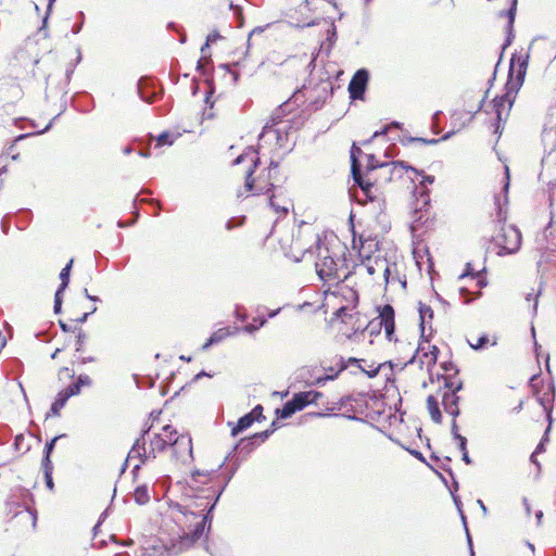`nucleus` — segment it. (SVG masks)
I'll use <instances>...</instances> for the list:
<instances>
[{"label":"nucleus","instance_id":"64","mask_svg":"<svg viewBox=\"0 0 556 556\" xmlns=\"http://www.w3.org/2000/svg\"><path fill=\"white\" fill-rule=\"evenodd\" d=\"M544 439L538 444V446L535 447V451L533 453L535 454H540L542 452H544Z\"/></svg>","mask_w":556,"mask_h":556},{"label":"nucleus","instance_id":"36","mask_svg":"<svg viewBox=\"0 0 556 556\" xmlns=\"http://www.w3.org/2000/svg\"><path fill=\"white\" fill-rule=\"evenodd\" d=\"M51 456L52 455H49V454H42V458H41L42 472H53V463H52Z\"/></svg>","mask_w":556,"mask_h":556},{"label":"nucleus","instance_id":"52","mask_svg":"<svg viewBox=\"0 0 556 556\" xmlns=\"http://www.w3.org/2000/svg\"><path fill=\"white\" fill-rule=\"evenodd\" d=\"M337 376H338V372H336L334 375H327V376H324V377H318L316 379V383L317 384H323V383H325L328 380H333Z\"/></svg>","mask_w":556,"mask_h":556},{"label":"nucleus","instance_id":"10","mask_svg":"<svg viewBox=\"0 0 556 556\" xmlns=\"http://www.w3.org/2000/svg\"><path fill=\"white\" fill-rule=\"evenodd\" d=\"M369 73L365 68L357 70L349 84L350 97L354 100L363 99L367 88Z\"/></svg>","mask_w":556,"mask_h":556},{"label":"nucleus","instance_id":"62","mask_svg":"<svg viewBox=\"0 0 556 556\" xmlns=\"http://www.w3.org/2000/svg\"><path fill=\"white\" fill-rule=\"evenodd\" d=\"M132 498L135 503L139 505V485L135 486L132 491Z\"/></svg>","mask_w":556,"mask_h":556},{"label":"nucleus","instance_id":"45","mask_svg":"<svg viewBox=\"0 0 556 556\" xmlns=\"http://www.w3.org/2000/svg\"><path fill=\"white\" fill-rule=\"evenodd\" d=\"M53 472H43V480L48 490L53 491L54 490V481L52 477Z\"/></svg>","mask_w":556,"mask_h":556},{"label":"nucleus","instance_id":"23","mask_svg":"<svg viewBox=\"0 0 556 556\" xmlns=\"http://www.w3.org/2000/svg\"><path fill=\"white\" fill-rule=\"evenodd\" d=\"M150 137V140H155L156 143L154 146V148H161V147H164V146H172L175 141V139L177 138V136H175L174 134L172 132H168V131H164L162 134H160L157 137H153V136H149Z\"/></svg>","mask_w":556,"mask_h":556},{"label":"nucleus","instance_id":"41","mask_svg":"<svg viewBox=\"0 0 556 556\" xmlns=\"http://www.w3.org/2000/svg\"><path fill=\"white\" fill-rule=\"evenodd\" d=\"M75 381L80 388L90 387L92 384L91 378L86 374L78 375Z\"/></svg>","mask_w":556,"mask_h":556},{"label":"nucleus","instance_id":"38","mask_svg":"<svg viewBox=\"0 0 556 556\" xmlns=\"http://www.w3.org/2000/svg\"><path fill=\"white\" fill-rule=\"evenodd\" d=\"M87 340L86 332L79 328L76 334V352H81L85 341Z\"/></svg>","mask_w":556,"mask_h":556},{"label":"nucleus","instance_id":"18","mask_svg":"<svg viewBox=\"0 0 556 556\" xmlns=\"http://www.w3.org/2000/svg\"><path fill=\"white\" fill-rule=\"evenodd\" d=\"M427 408H428V412L430 414L431 419L435 424H441L442 415H441V412H440V408H439V403H438L437 399L433 395H429L427 397Z\"/></svg>","mask_w":556,"mask_h":556},{"label":"nucleus","instance_id":"17","mask_svg":"<svg viewBox=\"0 0 556 556\" xmlns=\"http://www.w3.org/2000/svg\"><path fill=\"white\" fill-rule=\"evenodd\" d=\"M231 334L229 328H220L216 331H214L206 343L202 346L203 350H207L210 346L217 344L225 340L227 337Z\"/></svg>","mask_w":556,"mask_h":556},{"label":"nucleus","instance_id":"5","mask_svg":"<svg viewBox=\"0 0 556 556\" xmlns=\"http://www.w3.org/2000/svg\"><path fill=\"white\" fill-rule=\"evenodd\" d=\"M528 61L529 54L527 53L513 54L510 59V67L507 81L508 92L506 93V97H509L510 91L517 92L522 86L527 73Z\"/></svg>","mask_w":556,"mask_h":556},{"label":"nucleus","instance_id":"63","mask_svg":"<svg viewBox=\"0 0 556 556\" xmlns=\"http://www.w3.org/2000/svg\"><path fill=\"white\" fill-rule=\"evenodd\" d=\"M463 456H462V459L467 464V465H470L472 463L471 458L469 457L468 455V452L465 451V452H462Z\"/></svg>","mask_w":556,"mask_h":556},{"label":"nucleus","instance_id":"8","mask_svg":"<svg viewBox=\"0 0 556 556\" xmlns=\"http://www.w3.org/2000/svg\"><path fill=\"white\" fill-rule=\"evenodd\" d=\"M362 154V149L357 147L355 143H353L351 148V170L354 181L361 187L365 195L372 200L374 195L371 194V189L374 188V184L364 181L361 173V164L358 162V156Z\"/></svg>","mask_w":556,"mask_h":556},{"label":"nucleus","instance_id":"50","mask_svg":"<svg viewBox=\"0 0 556 556\" xmlns=\"http://www.w3.org/2000/svg\"><path fill=\"white\" fill-rule=\"evenodd\" d=\"M59 326H60V329L67 333V332H73L75 331L76 328H73L71 327L68 324H66L65 321H63L62 319L59 320Z\"/></svg>","mask_w":556,"mask_h":556},{"label":"nucleus","instance_id":"35","mask_svg":"<svg viewBox=\"0 0 556 556\" xmlns=\"http://www.w3.org/2000/svg\"><path fill=\"white\" fill-rule=\"evenodd\" d=\"M84 24H85V13L83 11H79L76 15V22L72 27V33L75 35L80 33L84 27Z\"/></svg>","mask_w":556,"mask_h":556},{"label":"nucleus","instance_id":"44","mask_svg":"<svg viewBox=\"0 0 556 556\" xmlns=\"http://www.w3.org/2000/svg\"><path fill=\"white\" fill-rule=\"evenodd\" d=\"M248 415H252L254 421L264 418L262 405H256Z\"/></svg>","mask_w":556,"mask_h":556},{"label":"nucleus","instance_id":"39","mask_svg":"<svg viewBox=\"0 0 556 556\" xmlns=\"http://www.w3.org/2000/svg\"><path fill=\"white\" fill-rule=\"evenodd\" d=\"M438 352H439L438 348L433 345V346L431 348V351H430L429 353H428V352H425V353H424V355H422V356H424L425 358H427V363H428V365H434V364H435L437 358H438V355H437V354H438Z\"/></svg>","mask_w":556,"mask_h":556},{"label":"nucleus","instance_id":"48","mask_svg":"<svg viewBox=\"0 0 556 556\" xmlns=\"http://www.w3.org/2000/svg\"><path fill=\"white\" fill-rule=\"evenodd\" d=\"M219 34L218 33H212L207 36L206 38V42L205 45L201 48V51L204 52L205 48H207L210 46L211 42H214L216 41L218 38H219Z\"/></svg>","mask_w":556,"mask_h":556},{"label":"nucleus","instance_id":"34","mask_svg":"<svg viewBox=\"0 0 556 556\" xmlns=\"http://www.w3.org/2000/svg\"><path fill=\"white\" fill-rule=\"evenodd\" d=\"M375 264H376V266L378 267L379 270L383 271L384 280L388 283L389 282V278H390V274H391V268H390L387 260H375Z\"/></svg>","mask_w":556,"mask_h":556},{"label":"nucleus","instance_id":"2","mask_svg":"<svg viewBox=\"0 0 556 556\" xmlns=\"http://www.w3.org/2000/svg\"><path fill=\"white\" fill-rule=\"evenodd\" d=\"M313 255L316 256V274L324 283L332 287L346 279V275L341 277L340 274L345 265L343 254L321 241L317 235L299 231L292 239L289 256L295 262H300Z\"/></svg>","mask_w":556,"mask_h":556},{"label":"nucleus","instance_id":"49","mask_svg":"<svg viewBox=\"0 0 556 556\" xmlns=\"http://www.w3.org/2000/svg\"><path fill=\"white\" fill-rule=\"evenodd\" d=\"M97 312V306H93L90 312L84 313L80 317H78L75 321L77 324H85L90 315Z\"/></svg>","mask_w":556,"mask_h":556},{"label":"nucleus","instance_id":"19","mask_svg":"<svg viewBox=\"0 0 556 556\" xmlns=\"http://www.w3.org/2000/svg\"><path fill=\"white\" fill-rule=\"evenodd\" d=\"M285 114H286V109L283 105H280L279 108H277L274 111L270 119L264 126L263 131L260 135V138H262L264 136V134L267 132L271 127L277 125L281 121V118L283 117Z\"/></svg>","mask_w":556,"mask_h":556},{"label":"nucleus","instance_id":"28","mask_svg":"<svg viewBox=\"0 0 556 556\" xmlns=\"http://www.w3.org/2000/svg\"><path fill=\"white\" fill-rule=\"evenodd\" d=\"M62 114V112H60L59 114H56L47 125L43 129L41 130H38L36 132H27V134H21L16 137V141H21V140H24L25 138H28L30 136H37V135H42V134H46L48 132L52 126H53V123L54 121Z\"/></svg>","mask_w":556,"mask_h":556},{"label":"nucleus","instance_id":"32","mask_svg":"<svg viewBox=\"0 0 556 556\" xmlns=\"http://www.w3.org/2000/svg\"><path fill=\"white\" fill-rule=\"evenodd\" d=\"M61 392L67 396L70 400L72 396L79 395L81 392V388L76 383V381L70 383L66 388L62 389Z\"/></svg>","mask_w":556,"mask_h":556},{"label":"nucleus","instance_id":"43","mask_svg":"<svg viewBox=\"0 0 556 556\" xmlns=\"http://www.w3.org/2000/svg\"><path fill=\"white\" fill-rule=\"evenodd\" d=\"M68 285L70 283H66L65 281L60 282V285L56 288L55 293H54V300L63 301L64 293H65L66 289L68 288Z\"/></svg>","mask_w":556,"mask_h":556},{"label":"nucleus","instance_id":"29","mask_svg":"<svg viewBox=\"0 0 556 556\" xmlns=\"http://www.w3.org/2000/svg\"><path fill=\"white\" fill-rule=\"evenodd\" d=\"M129 458L130 459H135V458L139 459V437L134 440V443L128 453V456L121 467V473L125 471Z\"/></svg>","mask_w":556,"mask_h":556},{"label":"nucleus","instance_id":"47","mask_svg":"<svg viewBox=\"0 0 556 556\" xmlns=\"http://www.w3.org/2000/svg\"><path fill=\"white\" fill-rule=\"evenodd\" d=\"M480 275V271L478 273H473V268L471 267V263H467L466 264V270L459 276V279H463L467 276H479Z\"/></svg>","mask_w":556,"mask_h":556},{"label":"nucleus","instance_id":"37","mask_svg":"<svg viewBox=\"0 0 556 556\" xmlns=\"http://www.w3.org/2000/svg\"><path fill=\"white\" fill-rule=\"evenodd\" d=\"M269 204L275 210V212L278 214L285 215L288 213V206L285 204L283 205L278 204L276 202V195H274V194L269 198Z\"/></svg>","mask_w":556,"mask_h":556},{"label":"nucleus","instance_id":"30","mask_svg":"<svg viewBox=\"0 0 556 556\" xmlns=\"http://www.w3.org/2000/svg\"><path fill=\"white\" fill-rule=\"evenodd\" d=\"M73 264H74V260L71 258L66 264L65 266L61 269L60 274H59V278L61 280V282H66V283H70L71 281V273H72V268H73Z\"/></svg>","mask_w":556,"mask_h":556},{"label":"nucleus","instance_id":"58","mask_svg":"<svg viewBox=\"0 0 556 556\" xmlns=\"http://www.w3.org/2000/svg\"><path fill=\"white\" fill-rule=\"evenodd\" d=\"M75 71V64H68L67 68H66V72H65V75H66V78L67 79H71V76L73 75Z\"/></svg>","mask_w":556,"mask_h":556},{"label":"nucleus","instance_id":"56","mask_svg":"<svg viewBox=\"0 0 556 556\" xmlns=\"http://www.w3.org/2000/svg\"><path fill=\"white\" fill-rule=\"evenodd\" d=\"M363 371H364V372H366V374H367V376H368L369 378H374V377H376V376L378 375V372H379V366H378V367H375V368H372V369H369V370L363 369Z\"/></svg>","mask_w":556,"mask_h":556},{"label":"nucleus","instance_id":"6","mask_svg":"<svg viewBox=\"0 0 556 556\" xmlns=\"http://www.w3.org/2000/svg\"><path fill=\"white\" fill-rule=\"evenodd\" d=\"M500 247L498 255L516 253L521 244V232L515 226H508L502 229V233L497 237Z\"/></svg>","mask_w":556,"mask_h":556},{"label":"nucleus","instance_id":"7","mask_svg":"<svg viewBox=\"0 0 556 556\" xmlns=\"http://www.w3.org/2000/svg\"><path fill=\"white\" fill-rule=\"evenodd\" d=\"M366 159H367V164H366L367 170H374V169H377V168L388 169V172L390 173V176L388 177V180H391L392 176L394 174H397L399 177H401L402 176L401 170H403V169L412 170V172H414L417 175H422V172L416 169L413 166L407 165L403 161H396V162H391V163H379L376 160L374 154H366Z\"/></svg>","mask_w":556,"mask_h":556},{"label":"nucleus","instance_id":"33","mask_svg":"<svg viewBox=\"0 0 556 556\" xmlns=\"http://www.w3.org/2000/svg\"><path fill=\"white\" fill-rule=\"evenodd\" d=\"M254 321H258V324L256 325L255 323H251L249 325H245L242 330L248 333H253L257 331L260 328L264 327L265 324L267 323L266 318L264 317H258L254 319Z\"/></svg>","mask_w":556,"mask_h":556},{"label":"nucleus","instance_id":"40","mask_svg":"<svg viewBox=\"0 0 556 556\" xmlns=\"http://www.w3.org/2000/svg\"><path fill=\"white\" fill-rule=\"evenodd\" d=\"M488 342H489V338L485 334L479 337L476 342L468 340L469 345L475 350L484 348Z\"/></svg>","mask_w":556,"mask_h":556},{"label":"nucleus","instance_id":"13","mask_svg":"<svg viewBox=\"0 0 556 556\" xmlns=\"http://www.w3.org/2000/svg\"><path fill=\"white\" fill-rule=\"evenodd\" d=\"M323 394L318 391H306L295 393L292 397L299 410L306 407L308 404L317 403Z\"/></svg>","mask_w":556,"mask_h":556},{"label":"nucleus","instance_id":"59","mask_svg":"<svg viewBox=\"0 0 556 556\" xmlns=\"http://www.w3.org/2000/svg\"><path fill=\"white\" fill-rule=\"evenodd\" d=\"M522 504H523V507H525L526 514H527L528 516H530V514H531V505H530V503H529V501H528V498H527V497H525V498L522 500Z\"/></svg>","mask_w":556,"mask_h":556},{"label":"nucleus","instance_id":"14","mask_svg":"<svg viewBox=\"0 0 556 556\" xmlns=\"http://www.w3.org/2000/svg\"><path fill=\"white\" fill-rule=\"evenodd\" d=\"M273 432V430H265L258 433L253 434L252 437L248 439H242L238 445H236V448L240 445H242V450H247L248 452H251L256 443V440H260L261 442H264L268 439L269 434Z\"/></svg>","mask_w":556,"mask_h":556},{"label":"nucleus","instance_id":"26","mask_svg":"<svg viewBox=\"0 0 556 556\" xmlns=\"http://www.w3.org/2000/svg\"><path fill=\"white\" fill-rule=\"evenodd\" d=\"M299 412L293 400L288 401L281 409H277V415L281 419L291 417L294 413Z\"/></svg>","mask_w":556,"mask_h":556},{"label":"nucleus","instance_id":"24","mask_svg":"<svg viewBox=\"0 0 556 556\" xmlns=\"http://www.w3.org/2000/svg\"><path fill=\"white\" fill-rule=\"evenodd\" d=\"M33 219V212L29 208H22L17 213L16 227L18 229H25Z\"/></svg>","mask_w":556,"mask_h":556},{"label":"nucleus","instance_id":"42","mask_svg":"<svg viewBox=\"0 0 556 556\" xmlns=\"http://www.w3.org/2000/svg\"><path fill=\"white\" fill-rule=\"evenodd\" d=\"M454 134V131H451V132H446L441 139H424V138H414L413 140L415 141H421L426 144H435L438 143L439 141L441 140H447L448 138H451V136Z\"/></svg>","mask_w":556,"mask_h":556},{"label":"nucleus","instance_id":"46","mask_svg":"<svg viewBox=\"0 0 556 556\" xmlns=\"http://www.w3.org/2000/svg\"><path fill=\"white\" fill-rule=\"evenodd\" d=\"M389 129H390V126L387 125V126L382 127L380 130H376L368 140L364 141V144L371 142L375 138L387 135Z\"/></svg>","mask_w":556,"mask_h":556},{"label":"nucleus","instance_id":"20","mask_svg":"<svg viewBox=\"0 0 556 556\" xmlns=\"http://www.w3.org/2000/svg\"><path fill=\"white\" fill-rule=\"evenodd\" d=\"M419 317H420V329L421 337L425 336V327L426 323L430 321L433 318V311L429 305L420 303L419 305Z\"/></svg>","mask_w":556,"mask_h":556},{"label":"nucleus","instance_id":"15","mask_svg":"<svg viewBox=\"0 0 556 556\" xmlns=\"http://www.w3.org/2000/svg\"><path fill=\"white\" fill-rule=\"evenodd\" d=\"M473 116L475 115L472 113L466 111L455 112L452 115V124L454 127H457V130H459L469 125L472 122Z\"/></svg>","mask_w":556,"mask_h":556},{"label":"nucleus","instance_id":"27","mask_svg":"<svg viewBox=\"0 0 556 556\" xmlns=\"http://www.w3.org/2000/svg\"><path fill=\"white\" fill-rule=\"evenodd\" d=\"M138 202H139V192H137L134 197V200H132V204H134V207H135V216L132 218H130L129 220H123V219H119L117 222V226L119 228H126L130 225H134L136 222H137V218L139 216V211H138Z\"/></svg>","mask_w":556,"mask_h":556},{"label":"nucleus","instance_id":"60","mask_svg":"<svg viewBox=\"0 0 556 556\" xmlns=\"http://www.w3.org/2000/svg\"><path fill=\"white\" fill-rule=\"evenodd\" d=\"M366 270L369 275H374L376 273V270H378V267L376 266L375 263H374V265L368 264V265H366Z\"/></svg>","mask_w":556,"mask_h":556},{"label":"nucleus","instance_id":"9","mask_svg":"<svg viewBox=\"0 0 556 556\" xmlns=\"http://www.w3.org/2000/svg\"><path fill=\"white\" fill-rule=\"evenodd\" d=\"M445 387L450 389V391L444 392L442 397V405L444 410L450 414L453 418L459 416L460 412L458 408L459 396L457 392L462 390L463 383L458 382L454 384L453 382H448L445 379Z\"/></svg>","mask_w":556,"mask_h":556},{"label":"nucleus","instance_id":"55","mask_svg":"<svg viewBox=\"0 0 556 556\" xmlns=\"http://www.w3.org/2000/svg\"><path fill=\"white\" fill-rule=\"evenodd\" d=\"M84 295H85L88 300H90L91 302H94V303H96V302H100V301H101L99 296L90 294V293L88 292V289H86V288L84 289Z\"/></svg>","mask_w":556,"mask_h":556},{"label":"nucleus","instance_id":"53","mask_svg":"<svg viewBox=\"0 0 556 556\" xmlns=\"http://www.w3.org/2000/svg\"><path fill=\"white\" fill-rule=\"evenodd\" d=\"M451 432H452V435H453L454 439H457L458 435H462L458 432V426H457V422H456V418H453L452 427H451Z\"/></svg>","mask_w":556,"mask_h":556},{"label":"nucleus","instance_id":"61","mask_svg":"<svg viewBox=\"0 0 556 556\" xmlns=\"http://www.w3.org/2000/svg\"><path fill=\"white\" fill-rule=\"evenodd\" d=\"M337 317H340V318H343L348 315V308L346 307H341L337 311L336 313Z\"/></svg>","mask_w":556,"mask_h":556},{"label":"nucleus","instance_id":"57","mask_svg":"<svg viewBox=\"0 0 556 556\" xmlns=\"http://www.w3.org/2000/svg\"><path fill=\"white\" fill-rule=\"evenodd\" d=\"M24 441V435L23 434H17L15 438H14V446H15V450H20V444Z\"/></svg>","mask_w":556,"mask_h":556},{"label":"nucleus","instance_id":"21","mask_svg":"<svg viewBox=\"0 0 556 556\" xmlns=\"http://www.w3.org/2000/svg\"><path fill=\"white\" fill-rule=\"evenodd\" d=\"M434 182V176L422 175V180L420 181L419 188H417L420 198L422 199V203L426 205L429 203V191L427 189V185H431Z\"/></svg>","mask_w":556,"mask_h":556},{"label":"nucleus","instance_id":"22","mask_svg":"<svg viewBox=\"0 0 556 556\" xmlns=\"http://www.w3.org/2000/svg\"><path fill=\"white\" fill-rule=\"evenodd\" d=\"M254 420L252 418V415H244L243 417H241L238 422L236 424V426L232 427L231 429V435L232 437H237L240 432H242L243 430L250 428L252 425H253Z\"/></svg>","mask_w":556,"mask_h":556},{"label":"nucleus","instance_id":"11","mask_svg":"<svg viewBox=\"0 0 556 556\" xmlns=\"http://www.w3.org/2000/svg\"><path fill=\"white\" fill-rule=\"evenodd\" d=\"M381 325L384 328L386 336L389 341L393 339L395 323L394 311L391 305H384L380 312Z\"/></svg>","mask_w":556,"mask_h":556},{"label":"nucleus","instance_id":"3","mask_svg":"<svg viewBox=\"0 0 556 556\" xmlns=\"http://www.w3.org/2000/svg\"><path fill=\"white\" fill-rule=\"evenodd\" d=\"M258 152L252 147L247 148V150L237 156L233 161V165H239L245 161H250L251 165L247 170L244 189L245 191H250L253 194H262L268 192L273 187L274 179L273 172L276 173L278 164L274 161L270 162L269 167L267 168V173H262L258 178L255 180L252 178L255 168L260 163V157L257 156Z\"/></svg>","mask_w":556,"mask_h":556},{"label":"nucleus","instance_id":"54","mask_svg":"<svg viewBox=\"0 0 556 556\" xmlns=\"http://www.w3.org/2000/svg\"><path fill=\"white\" fill-rule=\"evenodd\" d=\"M62 305H63V301H59V300H54V303H53V313L55 315H59L62 313Z\"/></svg>","mask_w":556,"mask_h":556},{"label":"nucleus","instance_id":"1","mask_svg":"<svg viewBox=\"0 0 556 556\" xmlns=\"http://www.w3.org/2000/svg\"><path fill=\"white\" fill-rule=\"evenodd\" d=\"M211 471L194 470L188 482L190 493L187 495L195 501L179 507L177 513L159 530V536L144 538L141 541V556H176L190 548L203 534L208 515L215 507L222 491L214 502L208 496L198 495L199 483L211 480Z\"/></svg>","mask_w":556,"mask_h":556},{"label":"nucleus","instance_id":"4","mask_svg":"<svg viewBox=\"0 0 556 556\" xmlns=\"http://www.w3.org/2000/svg\"><path fill=\"white\" fill-rule=\"evenodd\" d=\"M178 438L176 431L170 426L165 425L162 427V432L153 430V425L141 434V458H154L156 453L162 452L167 445L177 444Z\"/></svg>","mask_w":556,"mask_h":556},{"label":"nucleus","instance_id":"25","mask_svg":"<svg viewBox=\"0 0 556 556\" xmlns=\"http://www.w3.org/2000/svg\"><path fill=\"white\" fill-rule=\"evenodd\" d=\"M55 1L56 0H48L46 12H45V15L41 21V26L38 29L39 33H43L45 38L48 37V31H47L48 23H49L50 15L52 14L53 5H54Z\"/></svg>","mask_w":556,"mask_h":556},{"label":"nucleus","instance_id":"16","mask_svg":"<svg viewBox=\"0 0 556 556\" xmlns=\"http://www.w3.org/2000/svg\"><path fill=\"white\" fill-rule=\"evenodd\" d=\"M67 401V396L60 391L51 403L47 418L50 416H60L61 409L66 405Z\"/></svg>","mask_w":556,"mask_h":556},{"label":"nucleus","instance_id":"12","mask_svg":"<svg viewBox=\"0 0 556 556\" xmlns=\"http://www.w3.org/2000/svg\"><path fill=\"white\" fill-rule=\"evenodd\" d=\"M73 106L81 113H88L94 109V99L86 91L75 93Z\"/></svg>","mask_w":556,"mask_h":556},{"label":"nucleus","instance_id":"51","mask_svg":"<svg viewBox=\"0 0 556 556\" xmlns=\"http://www.w3.org/2000/svg\"><path fill=\"white\" fill-rule=\"evenodd\" d=\"M456 440L458 441L460 452L467 451V439L464 435H458Z\"/></svg>","mask_w":556,"mask_h":556},{"label":"nucleus","instance_id":"31","mask_svg":"<svg viewBox=\"0 0 556 556\" xmlns=\"http://www.w3.org/2000/svg\"><path fill=\"white\" fill-rule=\"evenodd\" d=\"M66 434L65 433H62V434H58V435H54L53 438H51L50 440H48L43 446V451H42V454H49V455H52L53 454V451L55 448V445H56V442L62 439V438H65Z\"/></svg>","mask_w":556,"mask_h":556}]
</instances>
